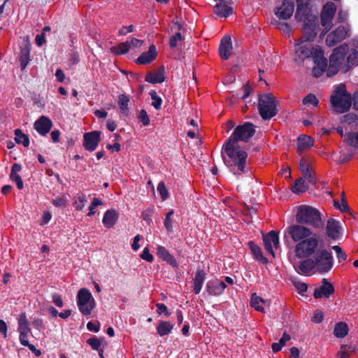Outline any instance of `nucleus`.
I'll return each mask as SVG.
<instances>
[{
    "label": "nucleus",
    "instance_id": "69168bd1",
    "mask_svg": "<svg viewBox=\"0 0 358 358\" xmlns=\"http://www.w3.org/2000/svg\"><path fill=\"white\" fill-rule=\"evenodd\" d=\"M144 41L136 38H132L130 41H129V44H130L131 48H139L142 46Z\"/></svg>",
    "mask_w": 358,
    "mask_h": 358
},
{
    "label": "nucleus",
    "instance_id": "6e6552de",
    "mask_svg": "<svg viewBox=\"0 0 358 358\" xmlns=\"http://www.w3.org/2000/svg\"><path fill=\"white\" fill-rule=\"evenodd\" d=\"M317 246L318 241L317 238L310 236L296 245L295 255L299 258H308L315 253Z\"/></svg>",
    "mask_w": 358,
    "mask_h": 358
},
{
    "label": "nucleus",
    "instance_id": "49530a36",
    "mask_svg": "<svg viewBox=\"0 0 358 358\" xmlns=\"http://www.w3.org/2000/svg\"><path fill=\"white\" fill-rule=\"evenodd\" d=\"M52 203L58 208H65L68 205V199L66 196L62 195L52 199Z\"/></svg>",
    "mask_w": 358,
    "mask_h": 358
},
{
    "label": "nucleus",
    "instance_id": "6ab92c4d",
    "mask_svg": "<svg viewBox=\"0 0 358 358\" xmlns=\"http://www.w3.org/2000/svg\"><path fill=\"white\" fill-rule=\"evenodd\" d=\"M227 287L224 282L218 279H212L206 284V290L211 296H219L222 294Z\"/></svg>",
    "mask_w": 358,
    "mask_h": 358
},
{
    "label": "nucleus",
    "instance_id": "7c9ffc66",
    "mask_svg": "<svg viewBox=\"0 0 358 358\" xmlns=\"http://www.w3.org/2000/svg\"><path fill=\"white\" fill-rule=\"evenodd\" d=\"M165 77L164 70H159L156 72H150L147 73L145 80L152 84L162 83L164 81Z\"/></svg>",
    "mask_w": 358,
    "mask_h": 358
},
{
    "label": "nucleus",
    "instance_id": "2eb2a0df",
    "mask_svg": "<svg viewBox=\"0 0 358 358\" xmlns=\"http://www.w3.org/2000/svg\"><path fill=\"white\" fill-rule=\"evenodd\" d=\"M263 241L266 250L274 257V249H278L280 247L278 233L274 231H270L263 236Z\"/></svg>",
    "mask_w": 358,
    "mask_h": 358
},
{
    "label": "nucleus",
    "instance_id": "9b49d317",
    "mask_svg": "<svg viewBox=\"0 0 358 358\" xmlns=\"http://www.w3.org/2000/svg\"><path fill=\"white\" fill-rule=\"evenodd\" d=\"M313 260L314 264H315V271L319 273L328 272L333 266L331 254L326 250L318 251Z\"/></svg>",
    "mask_w": 358,
    "mask_h": 358
},
{
    "label": "nucleus",
    "instance_id": "4c0bfd02",
    "mask_svg": "<svg viewBox=\"0 0 358 358\" xmlns=\"http://www.w3.org/2000/svg\"><path fill=\"white\" fill-rule=\"evenodd\" d=\"M348 333V327L345 322H340L335 325L334 334L338 338H343Z\"/></svg>",
    "mask_w": 358,
    "mask_h": 358
},
{
    "label": "nucleus",
    "instance_id": "864d4df0",
    "mask_svg": "<svg viewBox=\"0 0 358 358\" xmlns=\"http://www.w3.org/2000/svg\"><path fill=\"white\" fill-rule=\"evenodd\" d=\"M103 202L101 200L97 198H94L92 202L91 203L89 207V212L87 213V216H93L96 213L95 208L99 206H101Z\"/></svg>",
    "mask_w": 358,
    "mask_h": 358
},
{
    "label": "nucleus",
    "instance_id": "20e7f679",
    "mask_svg": "<svg viewBox=\"0 0 358 358\" xmlns=\"http://www.w3.org/2000/svg\"><path fill=\"white\" fill-rule=\"evenodd\" d=\"M331 108L337 113H343L348 111L352 105L351 94L346 90L344 84L341 83L334 87L330 97Z\"/></svg>",
    "mask_w": 358,
    "mask_h": 358
},
{
    "label": "nucleus",
    "instance_id": "cd10ccee",
    "mask_svg": "<svg viewBox=\"0 0 358 358\" xmlns=\"http://www.w3.org/2000/svg\"><path fill=\"white\" fill-rule=\"evenodd\" d=\"M206 279V273L203 269H197L193 279V292L195 294L200 293Z\"/></svg>",
    "mask_w": 358,
    "mask_h": 358
},
{
    "label": "nucleus",
    "instance_id": "423d86ee",
    "mask_svg": "<svg viewBox=\"0 0 358 358\" xmlns=\"http://www.w3.org/2000/svg\"><path fill=\"white\" fill-rule=\"evenodd\" d=\"M275 98L271 94L262 95L259 99V110L264 120H269L277 114Z\"/></svg>",
    "mask_w": 358,
    "mask_h": 358
},
{
    "label": "nucleus",
    "instance_id": "8fccbe9b",
    "mask_svg": "<svg viewBox=\"0 0 358 358\" xmlns=\"http://www.w3.org/2000/svg\"><path fill=\"white\" fill-rule=\"evenodd\" d=\"M157 191L160 195L161 199L164 201L169 196L168 189L166 187L164 182H160L157 185Z\"/></svg>",
    "mask_w": 358,
    "mask_h": 358
},
{
    "label": "nucleus",
    "instance_id": "bb28decb",
    "mask_svg": "<svg viewBox=\"0 0 358 358\" xmlns=\"http://www.w3.org/2000/svg\"><path fill=\"white\" fill-rule=\"evenodd\" d=\"M334 292L333 285L327 281L326 279L323 280L322 285L315 290L314 296L316 299L322 297H329Z\"/></svg>",
    "mask_w": 358,
    "mask_h": 358
},
{
    "label": "nucleus",
    "instance_id": "72a5a7b5",
    "mask_svg": "<svg viewBox=\"0 0 358 358\" xmlns=\"http://www.w3.org/2000/svg\"><path fill=\"white\" fill-rule=\"evenodd\" d=\"M130 50V44H129V41H125L119 43L115 46H113L110 48V51L112 54L115 55H121L126 54Z\"/></svg>",
    "mask_w": 358,
    "mask_h": 358
},
{
    "label": "nucleus",
    "instance_id": "dca6fc26",
    "mask_svg": "<svg viewBox=\"0 0 358 358\" xmlns=\"http://www.w3.org/2000/svg\"><path fill=\"white\" fill-rule=\"evenodd\" d=\"M294 267L298 273L304 275H310L316 271L315 264H314V260L312 259H307L297 264L296 263L294 264Z\"/></svg>",
    "mask_w": 358,
    "mask_h": 358
},
{
    "label": "nucleus",
    "instance_id": "39448f33",
    "mask_svg": "<svg viewBox=\"0 0 358 358\" xmlns=\"http://www.w3.org/2000/svg\"><path fill=\"white\" fill-rule=\"evenodd\" d=\"M296 220L298 223L307 224L315 228L322 226L321 215L319 210L310 206L301 205L298 207Z\"/></svg>",
    "mask_w": 358,
    "mask_h": 358
},
{
    "label": "nucleus",
    "instance_id": "393cba45",
    "mask_svg": "<svg viewBox=\"0 0 358 358\" xmlns=\"http://www.w3.org/2000/svg\"><path fill=\"white\" fill-rule=\"evenodd\" d=\"M157 255L163 261L167 262L173 267L178 266L176 259L169 253V252L162 245H157L156 248Z\"/></svg>",
    "mask_w": 358,
    "mask_h": 358
},
{
    "label": "nucleus",
    "instance_id": "e2e57ef3",
    "mask_svg": "<svg viewBox=\"0 0 358 358\" xmlns=\"http://www.w3.org/2000/svg\"><path fill=\"white\" fill-rule=\"evenodd\" d=\"M332 249L336 252L337 258L339 261L345 260L347 258L346 255L343 252L341 247L338 245H334L332 247Z\"/></svg>",
    "mask_w": 358,
    "mask_h": 358
},
{
    "label": "nucleus",
    "instance_id": "774afa93",
    "mask_svg": "<svg viewBox=\"0 0 358 358\" xmlns=\"http://www.w3.org/2000/svg\"><path fill=\"white\" fill-rule=\"evenodd\" d=\"M52 302L55 303V306L57 307H62L63 306V301L62 299V297L58 294H54L52 296Z\"/></svg>",
    "mask_w": 358,
    "mask_h": 358
},
{
    "label": "nucleus",
    "instance_id": "3c124183",
    "mask_svg": "<svg viewBox=\"0 0 358 358\" xmlns=\"http://www.w3.org/2000/svg\"><path fill=\"white\" fill-rule=\"evenodd\" d=\"M334 205L336 208L339 209L341 212H346L349 210L347 201L344 199L343 192L342 193L341 202L340 203L338 201H334Z\"/></svg>",
    "mask_w": 358,
    "mask_h": 358
},
{
    "label": "nucleus",
    "instance_id": "a18cd8bd",
    "mask_svg": "<svg viewBox=\"0 0 358 358\" xmlns=\"http://www.w3.org/2000/svg\"><path fill=\"white\" fill-rule=\"evenodd\" d=\"M303 104L306 106L311 105L313 107H317L319 104V100L315 95L313 94H308L303 98Z\"/></svg>",
    "mask_w": 358,
    "mask_h": 358
},
{
    "label": "nucleus",
    "instance_id": "4468645a",
    "mask_svg": "<svg viewBox=\"0 0 358 358\" xmlns=\"http://www.w3.org/2000/svg\"><path fill=\"white\" fill-rule=\"evenodd\" d=\"M348 36V30L343 26H340L327 35L326 38L327 45L328 46H334L346 38Z\"/></svg>",
    "mask_w": 358,
    "mask_h": 358
},
{
    "label": "nucleus",
    "instance_id": "1a4fd4ad",
    "mask_svg": "<svg viewBox=\"0 0 358 358\" xmlns=\"http://www.w3.org/2000/svg\"><path fill=\"white\" fill-rule=\"evenodd\" d=\"M312 231L301 224H292L284 232V238L289 236L293 241L300 242L311 236Z\"/></svg>",
    "mask_w": 358,
    "mask_h": 358
},
{
    "label": "nucleus",
    "instance_id": "2f4dec72",
    "mask_svg": "<svg viewBox=\"0 0 358 358\" xmlns=\"http://www.w3.org/2000/svg\"><path fill=\"white\" fill-rule=\"evenodd\" d=\"M17 331L19 333L28 332L31 333V328L29 327V322L27 318L24 313L18 315L17 318Z\"/></svg>",
    "mask_w": 358,
    "mask_h": 358
},
{
    "label": "nucleus",
    "instance_id": "a878e982",
    "mask_svg": "<svg viewBox=\"0 0 358 358\" xmlns=\"http://www.w3.org/2000/svg\"><path fill=\"white\" fill-rule=\"evenodd\" d=\"M314 145V140L307 135H301L298 138L297 152L299 154L308 150Z\"/></svg>",
    "mask_w": 358,
    "mask_h": 358
},
{
    "label": "nucleus",
    "instance_id": "0e129e2a",
    "mask_svg": "<svg viewBox=\"0 0 358 358\" xmlns=\"http://www.w3.org/2000/svg\"><path fill=\"white\" fill-rule=\"evenodd\" d=\"M324 317V315L322 311L319 310H316L313 313V316L312 317V321L315 323H320Z\"/></svg>",
    "mask_w": 358,
    "mask_h": 358
},
{
    "label": "nucleus",
    "instance_id": "c85d7f7f",
    "mask_svg": "<svg viewBox=\"0 0 358 358\" xmlns=\"http://www.w3.org/2000/svg\"><path fill=\"white\" fill-rule=\"evenodd\" d=\"M21 170H22L21 165H20L18 164H14L12 166L11 171H10V179L13 182H15L17 187L19 189H23V187H24L22 180L19 175V173L21 171Z\"/></svg>",
    "mask_w": 358,
    "mask_h": 358
},
{
    "label": "nucleus",
    "instance_id": "412c9836",
    "mask_svg": "<svg viewBox=\"0 0 358 358\" xmlns=\"http://www.w3.org/2000/svg\"><path fill=\"white\" fill-rule=\"evenodd\" d=\"M233 46L231 38L229 36H225L220 41L219 52L222 59H228L232 53Z\"/></svg>",
    "mask_w": 358,
    "mask_h": 358
},
{
    "label": "nucleus",
    "instance_id": "de8ad7c7",
    "mask_svg": "<svg viewBox=\"0 0 358 358\" xmlns=\"http://www.w3.org/2000/svg\"><path fill=\"white\" fill-rule=\"evenodd\" d=\"M150 95L152 101V106L157 110L160 109L162 103V99L159 96H158L155 91L150 92Z\"/></svg>",
    "mask_w": 358,
    "mask_h": 358
},
{
    "label": "nucleus",
    "instance_id": "4be33fe9",
    "mask_svg": "<svg viewBox=\"0 0 358 358\" xmlns=\"http://www.w3.org/2000/svg\"><path fill=\"white\" fill-rule=\"evenodd\" d=\"M327 233L328 236L334 239L339 238L342 234V227L339 222L329 219L327 223Z\"/></svg>",
    "mask_w": 358,
    "mask_h": 358
},
{
    "label": "nucleus",
    "instance_id": "58836bf2",
    "mask_svg": "<svg viewBox=\"0 0 358 358\" xmlns=\"http://www.w3.org/2000/svg\"><path fill=\"white\" fill-rule=\"evenodd\" d=\"M215 13L221 17H227L232 13V8L225 3H218L215 6Z\"/></svg>",
    "mask_w": 358,
    "mask_h": 358
},
{
    "label": "nucleus",
    "instance_id": "c9c22d12",
    "mask_svg": "<svg viewBox=\"0 0 358 358\" xmlns=\"http://www.w3.org/2000/svg\"><path fill=\"white\" fill-rule=\"evenodd\" d=\"M173 328V325L171 322L160 321L157 327V331L160 336H164L170 334Z\"/></svg>",
    "mask_w": 358,
    "mask_h": 358
},
{
    "label": "nucleus",
    "instance_id": "9d476101",
    "mask_svg": "<svg viewBox=\"0 0 358 358\" xmlns=\"http://www.w3.org/2000/svg\"><path fill=\"white\" fill-rule=\"evenodd\" d=\"M336 12V6L333 2L326 3L321 10V24L324 27V34H327L333 27L332 20Z\"/></svg>",
    "mask_w": 358,
    "mask_h": 358
},
{
    "label": "nucleus",
    "instance_id": "680f3d73",
    "mask_svg": "<svg viewBox=\"0 0 358 358\" xmlns=\"http://www.w3.org/2000/svg\"><path fill=\"white\" fill-rule=\"evenodd\" d=\"M141 257L143 259H144L150 263L152 262L154 260V257H153L152 255H151L150 253V250H149L148 248H145L143 249V250L141 255Z\"/></svg>",
    "mask_w": 358,
    "mask_h": 358
},
{
    "label": "nucleus",
    "instance_id": "ddd939ff",
    "mask_svg": "<svg viewBox=\"0 0 358 358\" xmlns=\"http://www.w3.org/2000/svg\"><path fill=\"white\" fill-rule=\"evenodd\" d=\"M101 131H93L83 135V145L87 151L92 152L96 150L101 141Z\"/></svg>",
    "mask_w": 358,
    "mask_h": 358
},
{
    "label": "nucleus",
    "instance_id": "f257e3e1",
    "mask_svg": "<svg viewBox=\"0 0 358 358\" xmlns=\"http://www.w3.org/2000/svg\"><path fill=\"white\" fill-rule=\"evenodd\" d=\"M298 2L299 8L295 17L298 21L303 23V35L300 39L295 41L294 60L299 62L308 58H311L313 61L318 60L319 57L324 55L323 51L319 45L312 43L317 35V17L310 13L303 0H298Z\"/></svg>",
    "mask_w": 358,
    "mask_h": 358
},
{
    "label": "nucleus",
    "instance_id": "6e6d98bb",
    "mask_svg": "<svg viewBox=\"0 0 358 358\" xmlns=\"http://www.w3.org/2000/svg\"><path fill=\"white\" fill-rule=\"evenodd\" d=\"M352 155L353 153L350 152L348 154L341 153L340 156H338L337 155L335 154L334 157V160L336 162H337L339 164H343L345 162H348L352 158Z\"/></svg>",
    "mask_w": 358,
    "mask_h": 358
},
{
    "label": "nucleus",
    "instance_id": "5701e85b",
    "mask_svg": "<svg viewBox=\"0 0 358 358\" xmlns=\"http://www.w3.org/2000/svg\"><path fill=\"white\" fill-rule=\"evenodd\" d=\"M299 168L303 174V177L310 184L316 182V178L312 171V169L306 158H301L299 162Z\"/></svg>",
    "mask_w": 358,
    "mask_h": 358
},
{
    "label": "nucleus",
    "instance_id": "13d9d810",
    "mask_svg": "<svg viewBox=\"0 0 358 358\" xmlns=\"http://www.w3.org/2000/svg\"><path fill=\"white\" fill-rule=\"evenodd\" d=\"M294 285L300 294L305 295V293L307 292L308 289V286L306 283H303L300 281H296L294 282Z\"/></svg>",
    "mask_w": 358,
    "mask_h": 358
},
{
    "label": "nucleus",
    "instance_id": "a19ab883",
    "mask_svg": "<svg viewBox=\"0 0 358 358\" xmlns=\"http://www.w3.org/2000/svg\"><path fill=\"white\" fill-rule=\"evenodd\" d=\"M249 245L254 257L257 260H259L264 263H266L267 260L262 255L261 248L258 245L253 243L252 242L249 243Z\"/></svg>",
    "mask_w": 358,
    "mask_h": 358
},
{
    "label": "nucleus",
    "instance_id": "4d7b16f0",
    "mask_svg": "<svg viewBox=\"0 0 358 358\" xmlns=\"http://www.w3.org/2000/svg\"><path fill=\"white\" fill-rule=\"evenodd\" d=\"M183 38L180 33L178 32L173 35L169 40V45L173 48L178 46V43L182 41Z\"/></svg>",
    "mask_w": 358,
    "mask_h": 358
},
{
    "label": "nucleus",
    "instance_id": "bf43d9fd",
    "mask_svg": "<svg viewBox=\"0 0 358 358\" xmlns=\"http://www.w3.org/2000/svg\"><path fill=\"white\" fill-rule=\"evenodd\" d=\"M138 119L144 126H148L150 124V118L145 110H141L138 115Z\"/></svg>",
    "mask_w": 358,
    "mask_h": 358
},
{
    "label": "nucleus",
    "instance_id": "f8f14e48",
    "mask_svg": "<svg viewBox=\"0 0 358 358\" xmlns=\"http://www.w3.org/2000/svg\"><path fill=\"white\" fill-rule=\"evenodd\" d=\"M255 132L254 125L252 123L245 122L234 129L229 140H234L238 143V141L246 142L255 134Z\"/></svg>",
    "mask_w": 358,
    "mask_h": 358
},
{
    "label": "nucleus",
    "instance_id": "5fc2aeb1",
    "mask_svg": "<svg viewBox=\"0 0 358 358\" xmlns=\"http://www.w3.org/2000/svg\"><path fill=\"white\" fill-rule=\"evenodd\" d=\"M173 213H174L173 210H171L166 215V217H165V220H164V226H165L166 229L168 231H172V228H173V226H172V224H173L172 217L173 215Z\"/></svg>",
    "mask_w": 358,
    "mask_h": 358
},
{
    "label": "nucleus",
    "instance_id": "09e8293b",
    "mask_svg": "<svg viewBox=\"0 0 358 358\" xmlns=\"http://www.w3.org/2000/svg\"><path fill=\"white\" fill-rule=\"evenodd\" d=\"M129 98L126 94H121L118 97V106L121 110L125 111L128 109V103Z\"/></svg>",
    "mask_w": 358,
    "mask_h": 358
},
{
    "label": "nucleus",
    "instance_id": "f03ea898",
    "mask_svg": "<svg viewBox=\"0 0 358 358\" xmlns=\"http://www.w3.org/2000/svg\"><path fill=\"white\" fill-rule=\"evenodd\" d=\"M224 162L234 175L241 176L247 171L248 153L238 142L228 140L224 145Z\"/></svg>",
    "mask_w": 358,
    "mask_h": 358
},
{
    "label": "nucleus",
    "instance_id": "aec40b11",
    "mask_svg": "<svg viewBox=\"0 0 358 358\" xmlns=\"http://www.w3.org/2000/svg\"><path fill=\"white\" fill-rule=\"evenodd\" d=\"M157 56V51L155 45H151L147 52H143L136 60L140 65H146L153 62Z\"/></svg>",
    "mask_w": 358,
    "mask_h": 358
},
{
    "label": "nucleus",
    "instance_id": "f704fd0d",
    "mask_svg": "<svg viewBox=\"0 0 358 358\" xmlns=\"http://www.w3.org/2000/svg\"><path fill=\"white\" fill-rule=\"evenodd\" d=\"M87 203L86 196L84 193L80 192L74 196L73 206L78 211L82 210Z\"/></svg>",
    "mask_w": 358,
    "mask_h": 358
},
{
    "label": "nucleus",
    "instance_id": "e433bc0d",
    "mask_svg": "<svg viewBox=\"0 0 358 358\" xmlns=\"http://www.w3.org/2000/svg\"><path fill=\"white\" fill-rule=\"evenodd\" d=\"M305 179L304 178H301L295 181L294 186L292 187L294 193H303L308 189V185L305 182Z\"/></svg>",
    "mask_w": 358,
    "mask_h": 358
},
{
    "label": "nucleus",
    "instance_id": "ea45409f",
    "mask_svg": "<svg viewBox=\"0 0 358 358\" xmlns=\"http://www.w3.org/2000/svg\"><path fill=\"white\" fill-rule=\"evenodd\" d=\"M291 339L290 335L287 333H284L282 338L280 339L278 343H273L272 344V350L274 352L280 351L283 346L285 345L286 343Z\"/></svg>",
    "mask_w": 358,
    "mask_h": 358
},
{
    "label": "nucleus",
    "instance_id": "338daca9",
    "mask_svg": "<svg viewBox=\"0 0 358 358\" xmlns=\"http://www.w3.org/2000/svg\"><path fill=\"white\" fill-rule=\"evenodd\" d=\"M157 312L158 314L161 315L162 313L165 314L166 316H169L170 315L167 307L164 303H157Z\"/></svg>",
    "mask_w": 358,
    "mask_h": 358
},
{
    "label": "nucleus",
    "instance_id": "c03bdc74",
    "mask_svg": "<svg viewBox=\"0 0 358 358\" xmlns=\"http://www.w3.org/2000/svg\"><path fill=\"white\" fill-rule=\"evenodd\" d=\"M345 141L350 146L358 149V133L347 134Z\"/></svg>",
    "mask_w": 358,
    "mask_h": 358
},
{
    "label": "nucleus",
    "instance_id": "0eeeda50",
    "mask_svg": "<svg viewBox=\"0 0 358 358\" xmlns=\"http://www.w3.org/2000/svg\"><path fill=\"white\" fill-rule=\"evenodd\" d=\"M76 302L80 312L85 316L90 315L95 307V300L86 288H81L77 294Z\"/></svg>",
    "mask_w": 358,
    "mask_h": 358
},
{
    "label": "nucleus",
    "instance_id": "b1692460",
    "mask_svg": "<svg viewBox=\"0 0 358 358\" xmlns=\"http://www.w3.org/2000/svg\"><path fill=\"white\" fill-rule=\"evenodd\" d=\"M118 217L119 214L117 210L115 209L108 210L103 215L102 219L103 224L106 228L110 229L115 224Z\"/></svg>",
    "mask_w": 358,
    "mask_h": 358
},
{
    "label": "nucleus",
    "instance_id": "473e14b6",
    "mask_svg": "<svg viewBox=\"0 0 358 358\" xmlns=\"http://www.w3.org/2000/svg\"><path fill=\"white\" fill-rule=\"evenodd\" d=\"M250 305L257 311L264 312V308L268 305V303L256 294H253L251 296Z\"/></svg>",
    "mask_w": 358,
    "mask_h": 358
},
{
    "label": "nucleus",
    "instance_id": "a211bd4d",
    "mask_svg": "<svg viewBox=\"0 0 358 358\" xmlns=\"http://www.w3.org/2000/svg\"><path fill=\"white\" fill-rule=\"evenodd\" d=\"M52 127V120L46 116H41L35 122L34 127L41 136H45L50 131Z\"/></svg>",
    "mask_w": 358,
    "mask_h": 358
},
{
    "label": "nucleus",
    "instance_id": "052dcab7",
    "mask_svg": "<svg viewBox=\"0 0 358 358\" xmlns=\"http://www.w3.org/2000/svg\"><path fill=\"white\" fill-rule=\"evenodd\" d=\"M87 343L91 346V348L93 350H99V348L101 346L100 340L95 336L89 338L87 341Z\"/></svg>",
    "mask_w": 358,
    "mask_h": 358
},
{
    "label": "nucleus",
    "instance_id": "79ce46f5",
    "mask_svg": "<svg viewBox=\"0 0 358 358\" xmlns=\"http://www.w3.org/2000/svg\"><path fill=\"white\" fill-rule=\"evenodd\" d=\"M15 140L17 143L22 144L24 147H28L29 145V139L28 136L24 134L19 129L15 131Z\"/></svg>",
    "mask_w": 358,
    "mask_h": 358
},
{
    "label": "nucleus",
    "instance_id": "c756f323",
    "mask_svg": "<svg viewBox=\"0 0 358 358\" xmlns=\"http://www.w3.org/2000/svg\"><path fill=\"white\" fill-rule=\"evenodd\" d=\"M19 340L20 344L23 346L27 347L34 355L37 357L40 356L41 352L39 350H37L36 347L29 343V336L31 335V333L22 332L19 333Z\"/></svg>",
    "mask_w": 358,
    "mask_h": 358
},
{
    "label": "nucleus",
    "instance_id": "7ed1b4c3",
    "mask_svg": "<svg viewBox=\"0 0 358 358\" xmlns=\"http://www.w3.org/2000/svg\"><path fill=\"white\" fill-rule=\"evenodd\" d=\"M348 45L343 44L335 48L329 59V66L327 68V60L324 57V55L320 57L318 60L315 59V66L313 69V74L315 77H320L323 72L327 71V76L335 75L341 69V64L345 61V57L348 52Z\"/></svg>",
    "mask_w": 358,
    "mask_h": 358
},
{
    "label": "nucleus",
    "instance_id": "f3484780",
    "mask_svg": "<svg viewBox=\"0 0 358 358\" xmlns=\"http://www.w3.org/2000/svg\"><path fill=\"white\" fill-rule=\"evenodd\" d=\"M294 8L293 0H284L282 5L275 10V14L280 19L287 20L292 15Z\"/></svg>",
    "mask_w": 358,
    "mask_h": 358
},
{
    "label": "nucleus",
    "instance_id": "603ef678",
    "mask_svg": "<svg viewBox=\"0 0 358 358\" xmlns=\"http://www.w3.org/2000/svg\"><path fill=\"white\" fill-rule=\"evenodd\" d=\"M353 351L354 348L351 345L342 346L338 353V357L340 358H348Z\"/></svg>",
    "mask_w": 358,
    "mask_h": 358
},
{
    "label": "nucleus",
    "instance_id": "37998d69",
    "mask_svg": "<svg viewBox=\"0 0 358 358\" xmlns=\"http://www.w3.org/2000/svg\"><path fill=\"white\" fill-rule=\"evenodd\" d=\"M29 62V51L27 49L21 50L20 55V67L22 70L25 69Z\"/></svg>",
    "mask_w": 358,
    "mask_h": 358
}]
</instances>
